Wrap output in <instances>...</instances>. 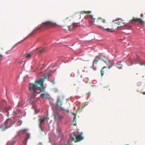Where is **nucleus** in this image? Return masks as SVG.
Returning a JSON list of instances; mask_svg holds the SVG:
<instances>
[{
    "instance_id": "6",
    "label": "nucleus",
    "mask_w": 145,
    "mask_h": 145,
    "mask_svg": "<svg viewBox=\"0 0 145 145\" xmlns=\"http://www.w3.org/2000/svg\"><path fill=\"white\" fill-rule=\"evenodd\" d=\"M78 24H79V23H74L72 25H70L69 26H67L66 27L67 29L71 31L74 27L79 26V25H78Z\"/></svg>"
},
{
    "instance_id": "2",
    "label": "nucleus",
    "mask_w": 145,
    "mask_h": 145,
    "mask_svg": "<svg viewBox=\"0 0 145 145\" xmlns=\"http://www.w3.org/2000/svg\"><path fill=\"white\" fill-rule=\"evenodd\" d=\"M95 25L107 31L112 32V29L107 28L108 24L106 22V20L101 18H99L98 19L95 23Z\"/></svg>"
},
{
    "instance_id": "27",
    "label": "nucleus",
    "mask_w": 145,
    "mask_h": 145,
    "mask_svg": "<svg viewBox=\"0 0 145 145\" xmlns=\"http://www.w3.org/2000/svg\"><path fill=\"white\" fill-rule=\"evenodd\" d=\"M66 27H66V26H63L62 27V29L64 30H67V29Z\"/></svg>"
},
{
    "instance_id": "40",
    "label": "nucleus",
    "mask_w": 145,
    "mask_h": 145,
    "mask_svg": "<svg viewBox=\"0 0 145 145\" xmlns=\"http://www.w3.org/2000/svg\"><path fill=\"white\" fill-rule=\"evenodd\" d=\"M49 76H50V75H48V77H49Z\"/></svg>"
},
{
    "instance_id": "23",
    "label": "nucleus",
    "mask_w": 145,
    "mask_h": 145,
    "mask_svg": "<svg viewBox=\"0 0 145 145\" xmlns=\"http://www.w3.org/2000/svg\"><path fill=\"white\" fill-rule=\"evenodd\" d=\"M91 12L89 11H88L87 12L85 11H81V13L82 14H86V13L89 14Z\"/></svg>"
},
{
    "instance_id": "35",
    "label": "nucleus",
    "mask_w": 145,
    "mask_h": 145,
    "mask_svg": "<svg viewBox=\"0 0 145 145\" xmlns=\"http://www.w3.org/2000/svg\"><path fill=\"white\" fill-rule=\"evenodd\" d=\"M14 142H13V143H11V144H10V145H14ZM7 145H8L7 144Z\"/></svg>"
},
{
    "instance_id": "21",
    "label": "nucleus",
    "mask_w": 145,
    "mask_h": 145,
    "mask_svg": "<svg viewBox=\"0 0 145 145\" xmlns=\"http://www.w3.org/2000/svg\"><path fill=\"white\" fill-rule=\"evenodd\" d=\"M45 52V49L44 48H42L40 50H39V53L41 54Z\"/></svg>"
},
{
    "instance_id": "24",
    "label": "nucleus",
    "mask_w": 145,
    "mask_h": 145,
    "mask_svg": "<svg viewBox=\"0 0 145 145\" xmlns=\"http://www.w3.org/2000/svg\"><path fill=\"white\" fill-rule=\"evenodd\" d=\"M72 114H73L74 116V117L73 118V121H74L76 119V114L74 113H72Z\"/></svg>"
},
{
    "instance_id": "10",
    "label": "nucleus",
    "mask_w": 145,
    "mask_h": 145,
    "mask_svg": "<svg viewBox=\"0 0 145 145\" xmlns=\"http://www.w3.org/2000/svg\"><path fill=\"white\" fill-rule=\"evenodd\" d=\"M8 120H7L5 122V127L1 129V130L2 131H4L6 129L9 128L10 127V126H7V124H8Z\"/></svg>"
},
{
    "instance_id": "25",
    "label": "nucleus",
    "mask_w": 145,
    "mask_h": 145,
    "mask_svg": "<svg viewBox=\"0 0 145 145\" xmlns=\"http://www.w3.org/2000/svg\"><path fill=\"white\" fill-rule=\"evenodd\" d=\"M31 56V54H27L26 57L27 58H29Z\"/></svg>"
},
{
    "instance_id": "41",
    "label": "nucleus",
    "mask_w": 145,
    "mask_h": 145,
    "mask_svg": "<svg viewBox=\"0 0 145 145\" xmlns=\"http://www.w3.org/2000/svg\"><path fill=\"white\" fill-rule=\"evenodd\" d=\"M68 18H69L67 17V19H68Z\"/></svg>"
},
{
    "instance_id": "42",
    "label": "nucleus",
    "mask_w": 145,
    "mask_h": 145,
    "mask_svg": "<svg viewBox=\"0 0 145 145\" xmlns=\"http://www.w3.org/2000/svg\"><path fill=\"white\" fill-rule=\"evenodd\" d=\"M125 145H129L128 144H126Z\"/></svg>"
},
{
    "instance_id": "5",
    "label": "nucleus",
    "mask_w": 145,
    "mask_h": 145,
    "mask_svg": "<svg viewBox=\"0 0 145 145\" xmlns=\"http://www.w3.org/2000/svg\"><path fill=\"white\" fill-rule=\"evenodd\" d=\"M101 59L100 57L99 56H96L95 57V59L93 61L92 67H91V68L93 69L94 71H96V67L95 66L94 64H97L98 62Z\"/></svg>"
},
{
    "instance_id": "13",
    "label": "nucleus",
    "mask_w": 145,
    "mask_h": 145,
    "mask_svg": "<svg viewBox=\"0 0 145 145\" xmlns=\"http://www.w3.org/2000/svg\"><path fill=\"white\" fill-rule=\"evenodd\" d=\"M40 97L45 99H48L49 97V95L47 93H42L40 95Z\"/></svg>"
},
{
    "instance_id": "18",
    "label": "nucleus",
    "mask_w": 145,
    "mask_h": 145,
    "mask_svg": "<svg viewBox=\"0 0 145 145\" xmlns=\"http://www.w3.org/2000/svg\"><path fill=\"white\" fill-rule=\"evenodd\" d=\"M138 63H139L140 65H144L145 66V61L142 60L139 61Z\"/></svg>"
},
{
    "instance_id": "12",
    "label": "nucleus",
    "mask_w": 145,
    "mask_h": 145,
    "mask_svg": "<svg viewBox=\"0 0 145 145\" xmlns=\"http://www.w3.org/2000/svg\"><path fill=\"white\" fill-rule=\"evenodd\" d=\"M77 134L75 133H72L71 134V137L73 140H76Z\"/></svg>"
},
{
    "instance_id": "9",
    "label": "nucleus",
    "mask_w": 145,
    "mask_h": 145,
    "mask_svg": "<svg viewBox=\"0 0 145 145\" xmlns=\"http://www.w3.org/2000/svg\"><path fill=\"white\" fill-rule=\"evenodd\" d=\"M47 119L46 117H45L44 118H42L40 117V118H39L38 120V121L39 123V125H42L43 122H44L45 120ZM48 119V118H47Z\"/></svg>"
},
{
    "instance_id": "32",
    "label": "nucleus",
    "mask_w": 145,
    "mask_h": 145,
    "mask_svg": "<svg viewBox=\"0 0 145 145\" xmlns=\"http://www.w3.org/2000/svg\"><path fill=\"white\" fill-rule=\"evenodd\" d=\"M87 95H88V96L89 95H90V93L89 92V93H87Z\"/></svg>"
},
{
    "instance_id": "16",
    "label": "nucleus",
    "mask_w": 145,
    "mask_h": 145,
    "mask_svg": "<svg viewBox=\"0 0 145 145\" xmlns=\"http://www.w3.org/2000/svg\"><path fill=\"white\" fill-rule=\"evenodd\" d=\"M116 66L119 69H121L122 67V65L121 64L120 62H118L116 64Z\"/></svg>"
},
{
    "instance_id": "8",
    "label": "nucleus",
    "mask_w": 145,
    "mask_h": 145,
    "mask_svg": "<svg viewBox=\"0 0 145 145\" xmlns=\"http://www.w3.org/2000/svg\"><path fill=\"white\" fill-rule=\"evenodd\" d=\"M83 138L84 137L83 136H82L81 134L77 135L76 138V140H75L74 142H76L80 141L83 139Z\"/></svg>"
},
{
    "instance_id": "30",
    "label": "nucleus",
    "mask_w": 145,
    "mask_h": 145,
    "mask_svg": "<svg viewBox=\"0 0 145 145\" xmlns=\"http://www.w3.org/2000/svg\"><path fill=\"white\" fill-rule=\"evenodd\" d=\"M39 126L40 129V130H41V131H43L44 130H43V128L42 127V125H39Z\"/></svg>"
},
{
    "instance_id": "20",
    "label": "nucleus",
    "mask_w": 145,
    "mask_h": 145,
    "mask_svg": "<svg viewBox=\"0 0 145 145\" xmlns=\"http://www.w3.org/2000/svg\"><path fill=\"white\" fill-rule=\"evenodd\" d=\"M106 68V67H104L101 69V76H103L104 75V69Z\"/></svg>"
},
{
    "instance_id": "34",
    "label": "nucleus",
    "mask_w": 145,
    "mask_h": 145,
    "mask_svg": "<svg viewBox=\"0 0 145 145\" xmlns=\"http://www.w3.org/2000/svg\"><path fill=\"white\" fill-rule=\"evenodd\" d=\"M120 19H117L115 21H118V20H120Z\"/></svg>"
},
{
    "instance_id": "33",
    "label": "nucleus",
    "mask_w": 145,
    "mask_h": 145,
    "mask_svg": "<svg viewBox=\"0 0 145 145\" xmlns=\"http://www.w3.org/2000/svg\"><path fill=\"white\" fill-rule=\"evenodd\" d=\"M14 48V46L12 47V48L11 49V50H10L11 51V50H12Z\"/></svg>"
},
{
    "instance_id": "19",
    "label": "nucleus",
    "mask_w": 145,
    "mask_h": 145,
    "mask_svg": "<svg viewBox=\"0 0 145 145\" xmlns=\"http://www.w3.org/2000/svg\"><path fill=\"white\" fill-rule=\"evenodd\" d=\"M26 130V129H24L20 130L19 132V135H21L24 133L25 132Z\"/></svg>"
},
{
    "instance_id": "38",
    "label": "nucleus",
    "mask_w": 145,
    "mask_h": 145,
    "mask_svg": "<svg viewBox=\"0 0 145 145\" xmlns=\"http://www.w3.org/2000/svg\"><path fill=\"white\" fill-rule=\"evenodd\" d=\"M142 94H143V95H145V92H144L142 93Z\"/></svg>"
},
{
    "instance_id": "11",
    "label": "nucleus",
    "mask_w": 145,
    "mask_h": 145,
    "mask_svg": "<svg viewBox=\"0 0 145 145\" xmlns=\"http://www.w3.org/2000/svg\"><path fill=\"white\" fill-rule=\"evenodd\" d=\"M136 21L140 22L141 24H142L143 22V21L140 18H135L131 20L130 21L131 22H133Z\"/></svg>"
},
{
    "instance_id": "31",
    "label": "nucleus",
    "mask_w": 145,
    "mask_h": 145,
    "mask_svg": "<svg viewBox=\"0 0 145 145\" xmlns=\"http://www.w3.org/2000/svg\"><path fill=\"white\" fill-rule=\"evenodd\" d=\"M9 110V109H8V108H7L6 110V111L8 113V114L9 113V112H8V111Z\"/></svg>"
},
{
    "instance_id": "1",
    "label": "nucleus",
    "mask_w": 145,
    "mask_h": 145,
    "mask_svg": "<svg viewBox=\"0 0 145 145\" xmlns=\"http://www.w3.org/2000/svg\"><path fill=\"white\" fill-rule=\"evenodd\" d=\"M43 79H40L32 83V86L29 87V90L31 93H40L44 91L45 87L43 86Z\"/></svg>"
},
{
    "instance_id": "36",
    "label": "nucleus",
    "mask_w": 145,
    "mask_h": 145,
    "mask_svg": "<svg viewBox=\"0 0 145 145\" xmlns=\"http://www.w3.org/2000/svg\"><path fill=\"white\" fill-rule=\"evenodd\" d=\"M2 55L1 54H0V57H2Z\"/></svg>"
},
{
    "instance_id": "3",
    "label": "nucleus",
    "mask_w": 145,
    "mask_h": 145,
    "mask_svg": "<svg viewBox=\"0 0 145 145\" xmlns=\"http://www.w3.org/2000/svg\"><path fill=\"white\" fill-rule=\"evenodd\" d=\"M56 25L55 23L52 22L51 21H47L42 23L40 26L37 27L35 31H33L29 35L34 34L35 31L38 30H42L44 29H47L50 26L55 27Z\"/></svg>"
},
{
    "instance_id": "39",
    "label": "nucleus",
    "mask_w": 145,
    "mask_h": 145,
    "mask_svg": "<svg viewBox=\"0 0 145 145\" xmlns=\"http://www.w3.org/2000/svg\"><path fill=\"white\" fill-rule=\"evenodd\" d=\"M131 28V26H129V29Z\"/></svg>"
},
{
    "instance_id": "17",
    "label": "nucleus",
    "mask_w": 145,
    "mask_h": 145,
    "mask_svg": "<svg viewBox=\"0 0 145 145\" xmlns=\"http://www.w3.org/2000/svg\"><path fill=\"white\" fill-rule=\"evenodd\" d=\"M33 98L30 97L29 99L27 100V103H29L30 105L32 104V103L33 101Z\"/></svg>"
},
{
    "instance_id": "4",
    "label": "nucleus",
    "mask_w": 145,
    "mask_h": 145,
    "mask_svg": "<svg viewBox=\"0 0 145 145\" xmlns=\"http://www.w3.org/2000/svg\"><path fill=\"white\" fill-rule=\"evenodd\" d=\"M102 60L106 64H108V63L110 64V65L108 67L109 69H110L112 67V66L114 65V63L113 61H110L107 58H105L104 59H102Z\"/></svg>"
},
{
    "instance_id": "26",
    "label": "nucleus",
    "mask_w": 145,
    "mask_h": 145,
    "mask_svg": "<svg viewBox=\"0 0 145 145\" xmlns=\"http://www.w3.org/2000/svg\"><path fill=\"white\" fill-rule=\"evenodd\" d=\"M22 123V121L21 120L17 122V123L19 126H20Z\"/></svg>"
},
{
    "instance_id": "37",
    "label": "nucleus",
    "mask_w": 145,
    "mask_h": 145,
    "mask_svg": "<svg viewBox=\"0 0 145 145\" xmlns=\"http://www.w3.org/2000/svg\"><path fill=\"white\" fill-rule=\"evenodd\" d=\"M9 51H10V50H8V51H7L6 52V53L8 54L9 53Z\"/></svg>"
},
{
    "instance_id": "15",
    "label": "nucleus",
    "mask_w": 145,
    "mask_h": 145,
    "mask_svg": "<svg viewBox=\"0 0 145 145\" xmlns=\"http://www.w3.org/2000/svg\"><path fill=\"white\" fill-rule=\"evenodd\" d=\"M30 138V135L29 134H27V137L26 138L24 139L23 142L25 144H26L27 142V140L28 139H29Z\"/></svg>"
},
{
    "instance_id": "7",
    "label": "nucleus",
    "mask_w": 145,
    "mask_h": 145,
    "mask_svg": "<svg viewBox=\"0 0 145 145\" xmlns=\"http://www.w3.org/2000/svg\"><path fill=\"white\" fill-rule=\"evenodd\" d=\"M62 105V101L61 99L60 98H58L57 99L56 105V106H61Z\"/></svg>"
},
{
    "instance_id": "22",
    "label": "nucleus",
    "mask_w": 145,
    "mask_h": 145,
    "mask_svg": "<svg viewBox=\"0 0 145 145\" xmlns=\"http://www.w3.org/2000/svg\"><path fill=\"white\" fill-rule=\"evenodd\" d=\"M60 111H66L67 112H69V110H66L63 107H61L60 108Z\"/></svg>"
},
{
    "instance_id": "28",
    "label": "nucleus",
    "mask_w": 145,
    "mask_h": 145,
    "mask_svg": "<svg viewBox=\"0 0 145 145\" xmlns=\"http://www.w3.org/2000/svg\"><path fill=\"white\" fill-rule=\"evenodd\" d=\"M121 23V21L117 22H115V23L116 24H117L118 25H120Z\"/></svg>"
},
{
    "instance_id": "29",
    "label": "nucleus",
    "mask_w": 145,
    "mask_h": 145,
    "mask_svg": "<svg viewBox=\"0 0 145 145\" xmlns=\"http://www.w3.org/2000/svg\"><path fill=\"white\" fill-rule=\"evenodd\" d=\"M63 117V116L61 115H59L58 116V118L59 119H61Z\"/></svg>"
},
{
    "instance_id": "14",
    "label": "nucleus",
    "mask_w": 145,
    "mask_h": 145,
    "mask_svg": "<svg viewBox=\"0 0 145 145\" xmlns=\"http://www.w3.org/2000/svg\"><path fill=\"white\" fill-rule=\"evenodd\" d=\"M89 17L91 18V20L90 21L91 22V24H94L95 18H93V16L91 15H89Z\"/></svg>"
}]
</instances>
